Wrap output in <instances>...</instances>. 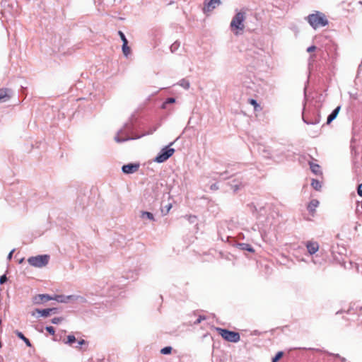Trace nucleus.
<instances>
[{"mask_svg":"<svg viewBox=\"0 0 362 362\" xmlns=\"http://www.w3.org/2000/svg\"><path fill=\"white\" fill-rule=\"evenodd\" d=\"M230 185L233 191L237 192L243 186V184L241 182H238L236 180H233Z\"/></svg>","mask_w":362,"mask_h":362,"instance_id":"nucleus-26","label":"nucleus"},{"mask_svg":"<svg viewBox=\"0 0 362 362\" xmlns=\"http://www.w3.org/2000/svg\"><path fill=\"white\" fill-rule=\"evenodd\" d=\"M49 259L47 255H37L28 259V262L33 267L41 268L46 266Z\"/></svg>","mask_w":362,"mask_h":362,"instance_id":"nucleus-6","label":"nucleus"},{"mask_svg":"<svg viewBox=\"0 0 362 362\" xmlns=\"http://www.w3.org/2000/svg\"><path fill=\"white\" fill-rule=\"evenodd\" d=\"M180 46V43L179 42H177V41H175L170 47V52L172 53L175 52L178 49Z\"/></svg>","mask_w":362,"mask_h":362,"instance_id":"nucleus-28","label":"nucleus"},{"mask_svg":"<svg viewBox=\"0 0 362 362\" xmlns=\"http://www.w3.org/2000/svg\"><path fill=\"white\" fill-rule=\"evenodd\" d=\"M250 103H251V104H252V105H257V102H256V100H255L252 99Z\"/></svg>","mask_w":362,"mask_h":362,"instance_id":"nucleus-48","label":"nucleus"},{"mask_svg":"<svg viewBox=\"0 0 362 362\" xmlns=\"http://www.w3.org/2000/svg\"><path fill=\"white\" fill-rule=\"evenodd\" d=\"M355 266H356V270H357L358 272H359V269H358V264H355Z\"/></svg>","mask_w":362,"mask_h":362,"instance_id":"nucleus-49","label":"nucleus"},{"mask_svg":"<svg viewBox=\"0 0 362 362\" xmlns=\"http://www.w3.org/2000/svg\"><path fill=\"white\" fill-rule=\"evenodd\" d=\"M221 4V0H206L204 3V12H209Z\"/></svg>","mask_w":362,"mask_h":362,"instance_id":"nucleus-11","label":"nucleus"},{"mask_svg":"<svg viewBox=\"0 0 362 362\" xmlns=\"http://www.w3.org/2000/svg\"><path fill=\"white\" fill-rule=\"evenodd\" d=\"M336 356H337V357L340 358V359H341V361L342 362H346V358H345L340 357L338 354H337V355H336Z\"/></svg>","mask_w":362,"mask_h":362,"instance_id":"nucleus-46","label":"nucleus"},{"mask_svg":"<svg viewBox=\"0 0 362 362\" xmlns=\"http://www.w3.org/2000/svg\"><path fill=\"white\" fill-rule=\"evenodd\" d=\"M45 329L50 334H54V328L52 326L46 327Z\"/></svg>","mask_w":362,"mask_h":362,"instance_id":"nucleus-38","label":"nucleus"},{"mask_svg":"<svg viewBox=\"0 0 362 362\" xmlns=\"http://www.w3.org/2000/svg\"><path fill=\"white\" fill-rule=\"evenodd\" d=\"M283 356V352H278L276 356L272 358V362H277Z\"/></svg>","mask_w":362,"mask_h":362,"instance_id":"nucleus-33","label":"nucleus"},{"mask_svg":"<svg viewBox=\"0 0 362 362\" xmlns=\"http://www.w3.org/2000/svg\"><path fill=\"white\" fill-rule=\"evenodd\" d=\"M315 49H316V47L315 45H312L307 48V52H314Z\"/></svg>","mask_w":362,"mask_h":362,"instance_id":"nucleus-43","label":"nucleus"},{"mask_svg":"<svg viewBox=\"0 0 362 362\" xmlns=\"http://www.w3.org/2000/svg\"><path fill=\"white\" fill-rule=\"evenodd\" d=\"M52 300H55L59 303H67L71 301H77L81 303H83L86 302V300L84 297L78 295H57L55 296Z\"/></svg>","mask_w":362,"mask_h":362,"instance_id":"nucleus-7","label":"nucleus"},{"mask_svg":"<svg viewBox=\"0 0 362 362\" xmlns=\"http://www.w3.org/2000/svg\"><path fill=\"white\" fill-rule=\"evenodd\" d=\"M178 85L180 86L181 87L184 88L186 90L189 89V88L190 86V83H189V81L185 78L181 79L178 82Z\"/></svg>","mask_w":362,"mask_h":362,"instance_id":"nucleus-24","label":"nucleus"},{"mask_svg":"<svg viewBox=\"0 0 362 362\" xmlns=\"http://www.w3.org/2000/svg\"><path fill=\"white\" fill-rule=\"evenodd\" d=\"M118 33H119V35L122 41V43H124V42H128V40L126 38L125 35L122 31H119Z\"/></svg>","mask_w":362,"mask_h":362,"instance_id":"nucleus-35","label":"nucleus"},{"mask_svg":"<svg viewBox=\"0 0 362 362\" xmlns=\"http://www.w3.org/2000/svg\"><path fill=\"white\" fill-rule=\"evenodd\" d=\"M12 93L11 90L8 88H1L0 89V101L5 102L7 101L10 98Z\"/></svg>","mask_w":362,"mask_h":362,"instance_id":"nucleus-14","label":"nucleus"},{"mask_svg":"<svg viewBox=\"0 0 362 362\" xmlns=\"http://www.w3.org/2000/svg\"><path fill=\"white\" fill-rule=\"evenodd\" d=\"M311 186L316 190H320L321 188V183L319 180L313 179L311 182Z\"/></svg>","mask_w":362,"mask_h":362,"instance_id":"nucleus-27","label":"nucleus"},{"mask_svg":"<svg viewBox=\"0 0 362 362\" xmlns=\"http://www.w3.org/2000/svg\"><path fill=\"white\" fill-rule=\"evenodd\" d=\"M6 281H7V277H6V276L5 274L2 275L0 277V284H4Z\"/></svg>","mask_w":362,"mask_h":362,"instance_id":"nucleus-40","label":"nucleus"},{"mask_svg":"<svg viewBox=\"0 0 362 362\" xmlns=\"http://www.w3.org/2000/svg\"><path fill=\"white\" fill-rule=\"evenodd\" d=\"M218 334L226 341L230 342H238L240 337L238 332L230 331L226 329L217 328Z\"/></svg>","mask_w":362,"mask_h":362,"instance_id":"nucleus-8","label":"nucleus"},{"mask_svg":"<svg viewBox=\"0 0 362 362\" xmlns=\"http://www.w3.org/2000/svg\"><path fill=\"white\" fill-rule=\"evenodd\" d=\"M357 194L362 197V183L358 185L357 187Z\"/></svg>","mask_w":362,"mask_h":362,"instance_id":"nucleus-39","label":"nucleus"},{"mask_svg":"<svg viewBox=\"0 0 362 362\" xmlns=\"http://www.w3.org/2000/svg\"><path fill=\"white\" fill-rule=\"evenodd\" d=\"M361 213H362V212L360 211V209H358V207L357 206V207H356V214H361Z\"/></svg>","mask_w":362,"mask_h":362,"instance_id":"nucleus-47","label":"nucleus"},{"mask_svg":"<svg viewBox=\"0 0 362 362\" xmlns=\"http://www.w3.org/2000/svg\"><path fill=\"white\" fill-rule=\"evenodd\" d=\"M157 126H154L151 127L148 132L139 135L136 134L134 131V124L132 122H127L121 129L118 131L117 134L115 136V141L120 143L129 140L139 139L144 136L152 134L157 129Z\"/></svg>","mask_w":362,"mask_h":362,"instance_id":"nucleus-1","label":"nucleus"},{"mask_svg":"<svg viewBox=\"0 0 362 362\" xmlns=\"http://www.w3.org/2000/svg\"><path fill=\"white\" fill-rule=\"evenodd\" d=\"M141 218L143 219H148L150 221H154V216L152 213L148 211H142Z\"/></svg>","mask_w":362,"mask_h":362,"instance_id":"nucleus-21","label":"nucleus"},{"mask_svg":"<svg viewBox=\"0 0 362 362\" xmlns=\"http://www.w3.org/2000/svg\"><path fill=\"white\" fill-rule=\"evenodd\" d=\"M252 229L254 231H256V230H257L255 226H253V227L252 228Z\"/></svg>","mask_w":362,"mask_h":362,"instance_id":"nucleus-50","label":"nucleus"},{"mask_svg":"<svg viewBox=\"0 0 362 362\" xmlns=\"http://www.w3.org/2000/svg\"><path fill=\"white\" fill-rule=\"evenodd\" d=\"M16 334L18 336V337L22 339L28 346H31V343L30 340L28 338H26L22 332L16 331Z\"/></svg>","mask_w":362,"mask_h":362,"instance_id":"nucleus-22","label":"nucleus"},{"mask_svg":"<svg viewBox=\"0 0 362 362\" xmlns=\"http://www.w3.org/2000/svg\"><path fill=\"white\" fill-rule=\"evenodd\" d=\"M305 20L315 30L319 28L326 26L328 25L329 21L325 13L320 11H315L313 13L308 15Z\"/></svg>","mask_w":362,"mask_h":362,"instance_id":"nucleus-3","label":"nucleus"},{"mask_svg":"<svg viewBox=\"0 0 362 362\" xmlns=\"http://www.w3.org/2000/svg\"><path fill=\"white\" fill-rule=\"evenodd\" d=\"M320 114L317 108H313L308 113L303 112L302 118L308 124H317L320 122Z\"/></svg>","mask_w":362,"mask_h":362,"instance_id":"nucleus-5","label":"nucleus"},{"mask_svg":"<svg viewBox=\"0 0 362 362\" xmlns=\"http://www.w3.org/2000/svg\"><path fill=\"white\" fill-rule=\"evenodd\" d=\"M13 252H14V250H12L9 252V254H8V257H7V258H8V259H9V260H10V259H11Z\"/></svg>","mask_w":362,"mask_h":362,"instance_id":"nucleus-44","label":"nucleus"},{"mask_svg":"<svg viewBox=\"0 0 362 362\" xmlns=\"http://www.w3.org/2000/svg\"><path fill=\"white\" fill-rule=\"evenodd\" d=\"M174 152V148L165 146L160 150L153 160L158 163H163L171 157Z\"/></svg>","mask_w":362,"mask_h":362,"instance_id":"nucleus-9","label":"nucleus"},{"mask_svg":"<svg viewBox=\"0 0 362 362\" xmlns=\"http://www.w3.org/2000/svg\"><path fill=\"white\" fill-rule=\"evenodd\" d=\"M194 219H196V216H189V221L191 222V223H193Z\"/></svg>","mask_w":362,"mask_h":362,"instance_id":"nucleus-45","label":"nucleus"},{"mask_svg":"<svg viewBox=\"0 0 362 362\" xmlns=\"http://www.w3.org/2000/svg\"><path fill=\"white\" fill-rule=\"evenodd\" d=\"M76 345L74 346V348H76V349H81V346L83 345V344H86V341L84 340V339H80L78 341H76Z\"/></svg>","mask_w":362,"mask_h":362,"instance_id":"nucleus-32","label":"nucleus"},{"mask_svg":"<svg viewBox=\"0 0 362 362\" xmlns=\"http://www.w3.org/2000/svg\"><path fill=\"white\" fill-rule=\"evenodd\" d=\"M225 173H226V172H225L224 174ZM223 175V173H212L210 174L209 176H203L201 178V181L203 182H205L208 177H211L213 180H216L218 177H222Z\"/></svg>","mask_w":362,"mask_h":362,"instance_id":"nucleus-20","label":"nucleus"},{"mask_svg":"<svg viewBox=\"0 0 362 362\" xmlns=\"http://www.w3.org/2000/svg\"><path fill=\"white\" fill-rule=\"evenodd\" d=\"M171 351H172L171 346H165L160 350V353L163 354H165V355L170 354Z\"/></svg>","mask_w":362,"mask_h":362,"instance_id":"nucleus-31","label":"nucleus"},{"mask_svg":"<svg viewBox=\"0 0 362 362\" xmlns=\"http://www.w3.org/2000/svg\"><path fill=\"white\" fill-rule=\"evenodd\" d=\"M53 298L48 294H38L33 297V302L35 304H40L48 300H52Z\"/></svg>","mask_w":362,"mask_h":362,"instance_id":"nucleus-12","label":"nucleus"},{"mask_svg":"<svg viewBox=\"0 0 362 362\" xmlns=\"http://www.w3.org/2000/svg\"><path fill=\"white\" fill-rule=\"evenodd\" d=\"M122 49L124 55L127 57L129 54L131 53V49L128 46V42H124V43L122 44Z\"/></svg>","mask_w":362,"mask_h":362,"instance_id":"nucleus-23","label":"nucleus"},{"mask_svg":"<svg viewBox=\"0 0 362 362\" xmlns=\"http://www.w3.org/2000/svg\"><path fill=\"white\" fill-rule=\"evenodd\" d=\"M257 150H258L259 153H261L264 157H266V158L272 157V153H270L269 149H267V147H265L264 146L259 145Z\"/></svg>","mask_w":362,"mask_h":362,"instance_id":"nucleus-16","label":"nucleus"},{"mask_svg":"<svg viewBox=\"0 0 362 362\" xmlns=\"http://www.w3.org/2000/svg\"><path fill=\"white\" fill-rule=\"evenodd\" d=\"M314 57H315V55H311V56H310V59H313V58H314Z\"/></svg>","mask_w":362,"mask_h":362,"instance_id":"nucleus-52","label":"nucleus"},{"mask_svg":"<svg viewBox=\"0 0 362 362\" xmlns=\"http://www.w3.org/2000/svg\"><path fill=\"white\" fill-rule=\"evenodd\" d=\"M76 339L75 336H74V335H69L67 337V340L65 341L66 344H67L73 347L74 346V344H76Z\"/></svg>","mask_w":362,"mask_h":362,"instance_id":"nucleus-25","label":"nucleus"},{"mask_svg":"<svg viewBox=\"0 0 362 362\" xmlns=\"http://www.w3.org/2000/svg\"><path fill=\"white\" fill-rule=\"evenodd\" d=\"M139 163H129L124 165L122 170L124 174H132L139 170Z\"/></svg>","mask_w":362,"mask_h":362,"instance_id":"nucleus-10","label":"nucleus"},{"mask_svg":"<svg viewBox=\"0 0 362 362\" xmlns=\"http://www.w3.org/2000/svg\"><path fill=\"white\" fill-rule=\"evenodd\" d=\"M340 110V106L337 107L327 117V124H330L337 116Z\"/></svg>","mask_w":362,"mask_h":362,"instance_id":"nucleus-17","label":"nucleus"},{"mask_svg":"<svg viewBox=\"0 0 362 362\" xmlns=\"http://www.w3.org/2000/svg\"><path fill=\"white\" fill-rule=\"evenodd\" d=\"M203 320H205V317L204 316H199L197 320L194 322V324L195 325H197V324H199Z\"/></svg>","mask_w":362,"mask_h":362,"instance_id":"nucleus-42","label":"nucleus"},{"mask_svg":"<svg viewBox=\"0 0 362 362\" xmlns=\"http://www.w3.org/2000/svg\"><path fill=\"white\" fill-rule=\"evenodd\" d=\"M209 188L211 190L215 191L218 189V186L216 183H214V184L211 185Z\"/></svg>","mask_w":362,"mask_h":362,"instance_id":"nucleus-41","label":"nucleus"},{"mask_svg":"<svg viewBox=\"0 0 362 362\" xmlns=\"http://www.w3.org/2000/svg\"><path fill=\"white\" fill-rule=\"evenodd\" d=\"M320 167L319 165L310 163V169L313 173L316 175L320 173Z\"/></svg>","mask_w":362,"mask_h":362,"instance_id":"nucleus-30","label":"nucleus"},{"mask_svg":"<svg viewBox=\"0 0 362 362\" xmlns=\"http://www.w3.org/2000/svg\"><path fill=\"white\" fill-rule=\"evenodd\" d=\"M237 247L241 250H247L250 252H254L255 250L253 247L247 243H238Z\"/></svg>","mask_w":362,"mask_h":362,"instance_id":"nucleus-19","label":"nucleus"},{"mask_svg":"<svg viewBox=\"0 0 362 362\" xmlns=\"http://www.w3.org/2000/svg\"><path fill=\"white\" fill-rule=\"evenodd\" d=\"M355 310L358 317H362V307H356ZM361 320L362 322V319Z\"/></svg>","mask_w":362,"mask_h":362,"instance_id":"nucleus-37","label":"nucleus"},{"mask_svg":"<svg viewBox=\"0 0 362 362\" xmlns=\"http://www.w3.org/2000/svg\"><path fill=\"white\" fill-rule=\"evenodd\" d=\"M312 262L314 263V264H316V261L315 260L314 258L312 259Z\"/></svg>","mask_w":362,"mask_h":362,"instance_id":"nucleus-51","label":"nucleus"},{"mask_svg":"<svg viewBox=\"0 0 362 362\" xmlns=\"http://www.w3.org/2000/svg\"><path fill=\"white\" fill-rule=\"evenodd\" d=\"M245 19V13L243 11H239L238 12L235 16L233 18L230 26L231 30L234 32L235 35L238 34L237 30H243L245 26L243 24V22Z\"/></svg>","mask_w":362,"mask_h":362,"instance_id":"nucleus-4","label":"nucleus"},{"mask_svg":"<svg viewBox=\"0 0 362 362\" xmlns=\"http://www.w3.org/2000/svg\"><path fill=\"white\" fill-rule=\"evenodd\" d=\"M248 207L263 227L273 224L274 216L269 212L271 211V206L269 204L255 205L251 204L248 205Z\"/></svg>","mask_w":362,"mask_h":362,"instance_id":"nucleus-2","label":"nucleus"},{"mask_svg":"<svg viewBox=\"0 0 362 362\" xmlns=\"http://www.w3.org/2000/svg\"><path fill=\"white\" fill-rule=\"evenodd\" d=\"M308 253L310 255L316 253L319 250V244L316 241H308L305 244Z\"/></svg>","mask_w":362,"mask_h":362,"instance_id":"nucleus-13","label":"nucleus"},{"mask_svg":"<svg viewBox=\"0 0 362 362\" xmlns=\"http://www.w3.org/2000/svg\"><path fill=\"white\" fill-rule=\"evenodd\" d=\"M318 205L319 202L317 199H312L308 205V211L311 214H313Z\"/></svg>","mask_w":362,"mask_h":362,"instance_id":"nucleus-18","label":"nucleus"},{"mask_svg":"<svg viewBox=\"0 0 362 362\" xmlns=\"http://www.w3.org/2000/svg\"><path fill=\"white\" fill-rule=\"evenodd\" d=\"M351 310H354V308H351V309L349 310V313H351Z\"/></svg>","mask_w":362,"mask_h":362,"instance_id":"nucleus-53","label":"nucleus"},{"mask_svg":"<svg viewBox=\"0 0 362 362\" xmlns=\"http://www.w3.org/2000/svg\"><path fill=\"white\" fill-rule=\"evenodd\" d=\"M175 102V99L174 98H168L163 103L162 108L165 109V108H167V105L174 103Z\"/></svg>","mask_w":362,"mask_h":362,"instance_id":"nucleus-29","label":"nucleus"},{"mask_svg":"<svg viewBox=\"0 0 362 362\" xmlns=\"http://www.w3.org/2000/svg\"><path fill=\"white\" fill-rule=\"evenodd\" d=\"M62 321V318L59 317H56L52 319V323L57 325Z\"/></svg>","mask_w":362,"mask_h":362,"instance_id":"nucleus-36","label":"nucleus"},{"mask_svg":"<svg viewBox=\"0 0 362 362\" xmlns=\"http://www.w3.org/2000/svg\"><path fill=\"white\" fill-rule=\"evenodd\" d=\"M171 207H172V205L170 204L166 205L165 206V209H162V213L163 214V215H166L170 210Z\"/></svg>","mask_w":362,"mask_h":362,"instance_id":"nucleus-34","label":"nucleus"},{"mask_svg":"<svg viewBox=\"0 0 362 362\" xmlns=\"http://www.w3.org/2000/svg\"><path fill=\"white\" fill-rule=\"evenodd\" d=\"M35 311L39 313L42 317H48L51 313H57V308H47V309H35Z\"/></svg>","mask_w":362,"mask_h":362,"instance_id":"nucleus-15","label":"nucleus"},{"mask_svg":"<svg viewBox=\"0 0 362 362\" xmlns=\"http://www.w3.org/2000/svg\"><path fill=\"white\" fill-rule=\"evenodd\" d=\"M113 1H115V0H113Z\"/></svg>","mask_w":362,"mask_h":362,"instance_id":"nucleus-54","label":"nucleus"}]
</instances>
